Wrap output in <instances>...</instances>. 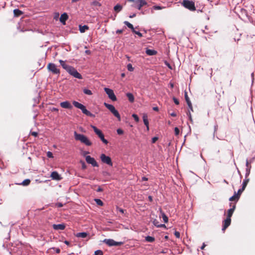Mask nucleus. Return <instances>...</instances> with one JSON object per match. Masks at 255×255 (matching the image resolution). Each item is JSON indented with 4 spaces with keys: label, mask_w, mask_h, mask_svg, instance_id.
<instances>
[{
    "label": "nucleus",
    "mask_w": 255,
    "mask_h": 255,
    "mask_svg": "<svg viewBox=\"0 0 255 255\" xmlns=\"http://www.w3.org/2000/svg\"><path fill=\"white\" fill-rule=\"evenodd\" d=\"M59 63H60L63 68L64 69L71 75L79 79H82V75L77 71V70L75 68L66 64L65 62L62 60H59Z\"/></svg>",
    "instance_id": "obj_1"
},
{
    "label": "nucleus",
    "mask_w": 255,
    "mask_h": 255,
    "mask_svg": "<svg viewBox=\"0 0 255 255\" xmlns=\"http://www.w3.org/2000/svg\"><path fill=\"white\" fill-rule=\"evenodd\" d=\"M73 104L75 107L80 109L82 111L83 113H84L86 115L91 117H95V116L93 114H92L90 112L88 111L86 109V107L82 104L79 103V102H76V101H74L73 102Z\"/></svg>",
    "instance_id": "obj_2"
},
{
    "label": "nucleus",
    "mask_w": 255,
    "mask_h": 255,
    "mask_svg": "<svg viewBox=\"0 0 255 255\" xmlns=\"http://www.w3.org/2000/svg\"><path fill=\"white\" fill-rule=\"evenodd\" d=\"M75 138L77 140L80 141L82 143H84L86 145L90 146L92 144V143L88 139V138L83 134H78L76 132H75Z\"/></svg>",
    "instance_id": "obj_3"
},
{
    "label": "nucleus",
    "mask_w": 255,
    "mask_h": 255,
    "mask_svg": "<svg viewBox=\"0 0 255 255\" xmlns=\"http://www.w3.org/2000/svg\"><path fill=\"white\" fill-rule=\"evenodd\" d=\"M182 5L190 11H194L196 10V7L194 1L189 0H183Z\"/></svg>",
    "instance_id": "obj_4"
},
{
    "label": "nucleus",
    "mask_w": 255,
    "mask_h": 255,
    "mask_svg": "<svg viewBox=\"0 0 255 255\" xmlns=\"http://www.w3.org/2000/svg\"><path fill=\"white\" fill-rule=\"evenodd\" d=\"M47 68L49 72L53 74L59 75L60 73V70L54 63H49L47 66Z\"/></svg>",
    "instance_id": "obj_5"
},
{
    "label": "nucleus",
    "mask_w": 255,
    "mask_h": 255,
    "mask_svg": "<svg viewBox=\"0 0 255 255\" xmlns=\"http://www.w3.org/2000/svg\"><path fill=\"white\" fill-rule=\"evenodd\" d=\"M103 243H105L106 245L109 246V247L112 246H121L123 244V243L122 242H116L113 239H106L103 241Z\"/></svg>",
    "instance_id": "obj_6"
},
{
    "label": "nucleus",
    "mask_w": 255,
    "mask_h": 255,
    "mask_svg": "<svg viewBox=\"0 0 255 255\" xmlns=\"http://www.w3.org/2000/svg\"><path fill=\"white\" fill-rule=\"evenodd\" d=\"M104 90L106 94L108 95V97L113 101H117V97L114 94L113 90L108 88H105Z\"/></svg>",
    "instance_id": "obj_7"
},
{
    "label": "nucleus",
    "mask_w": 255,
    "mask_h": 255,
    "mask_svg": "<svg viewBox=\"0 0 255 255\" xmlns=\"http://www.w3.org/2000/svg\"><path fill=\"white\" fill-rule=\"evenodd\" d=\"M100 158L103 163H106L111 166H113V162L110 157L106 155L105 154H102Z\"/></svg>",
    "instance_id": "obj_8"
},
{
    "label": "nucleus",
    "mask_w": 255,
    "mask_h": 255,
    "mask_svg": "<svg viewBox=\"0 0 255 255\" xmlns=\"http://www.w3.org/2000/svg\"><path fill=\"white\" fill-rule=\"evenodd\" d=\"M95 132L96 133V134L99 136V137L100 138L101 140L105 144H107L108 143V141L107 139H106L104 137V135L102 133V132L99 129V128H94Z\"/></svg>",
    "instance_id": "obj_9"
},
{
    "label": "nucleus",
    "mask_w": 255,
    "mask_h": 255,
    "mask_svg": "<svg viewBox=\"0 0 255 255\" xmlns=\"http://www.w3.org/2000/svg\"><path fill=\"white\" fill-rule=\"evenodd\" d=\"M86 160L88 163L92 164L94 167L98 166V164L95 159L90 155L86 156Z\"/></svg>",
    "instance_id": "obj_10"
},
{
    "label": "nucleus",
    "mask_w": 255,
    "mask_h": 255,
    "mask_svg": "<svg viewBox=\"0 0 255 255\" xmlns=\"http://www.w3.org/2000/svg\"><path fill=\"white\" fill-rule=\"evenodd\" d=\"M230 206L231 207L230 209L228 210L227 212V217L228 218H231V217L233 215V214L236 209V203H231L230 204Z\"/></svg>",
    "instance_id": "obj_11"
},
{
    "label": "nucleus",
    "mask_w": 255,
    "mask_h": 255,
    "mask_svg": "<svg viewBox=\"0 0 255 255\" xmlns=\"http://www.w3.org/2000/svg\"><path fill=\"white\" fill-rule=\"evenodd\" d=\"M135 2L138 4L137 8L138 10H140L143 6L147 4V2L145 0H135Z\"/></svg>",
    "instance_id": "obj_12"
},
{
    "label": "nucleus",
    "mask_w": 255,
    "mask_h": 255,
    "mask_svg": "<svg viewBox=\"0 0 255 255\" xmlns=\"http://www.w3.org/2000/svg\"><path fill=\"white\" fill-rule=\"evenodd\" d=\"M231 219L227 218L223 222L222 230L225 231L231 224Z\"/></svg>",
    "instance_id": "obj_13"
},
{
    "label": "nucleus",
    "mask_w": 255,
    "mask_h": 255,
    "mask_svg": "<svg viewBox=\"0 0 255 255\" xmlns=\"http://www.w3.org/2000/svg\"><path fill=\"white\" fill-rule=\"evenodd\" d=\"M50 177L53 180H60L62 179V177L58 174L57 171H53L51 173Z\"/></svg>",
    "instance_id": "obj_14"
},
{
    "label": "nucleus",
    "mask_w": 255,
    "mask_h": 255,
    "mask_svg": "<svg viewBox=\"0 0 255 255\" xmlns=\"http://www.w3.org/2000/svg\"><path fill=\"white\" fill-rule=\"evenodd\" d=\"M184 96H185V99L186 102V103H187V104L188 105V106L189 108L190 109V110L191 111L193 112V107H192V105L191 102L190 101L189 98L188 96L187 92H186V91L185 92Z\"/></svg>",
    "instance_id": "obj_15"
},
{
    "label": "nucleus",
    "mask_w": 255,
    "mask_h": 255,
    "mask_svg": "<svg viewBox=\"0 0 255 255\" xmlns=\"http://www.w3.org/2000/svg\"><path fill=\"white\" fill-rule=\"evenodd\" d=\"M52 227L55 230H63L65 228V225L64 224H53Z\"/></svg>",
    "instance_id": "obj_16"
},
{
    "label": "nucleus",
    "mask_w": 255,
    "mask_h": 255,
    "mask_svg": "<svg viewBox=\"0 0 255 255\" xmlns=\"http://www.w3.org/2000/svg\"><path fill=\"white\" fill-rule=\"evenodd\" d=\"M68 14L66 13H64L61 15L60 17V21L63 24H65V22L68 19Z\"/></svg>",
    "instance_id": "obj_17"
},
{
    "label": "nucleus",
    "mask_w": 255,
    "mask_h": 255,
    "mask_svg": "<svg viewBox=\"0 0 255 255\" xmlns=\"http://www.w3.org/2000/svg\"><path fill=\"white\" fill-rule=\"evenodd\" d=\"M60 106L62 108L65 109H71L72 106L68 101H65L60 103Z\"/></svg>",
    "instance_id": "obj_18"
},
{
    "label": "nucleus",
    "mask_w": 255,
    "mask_h": 255,
    "mask_svg": "<svg viewBox=\"0 0 255 255\" xmlns=\"http://www.w3.org/2000/svg\"><path fill=\"white\" fill-rule=\"evenodd\" d=\"M23 12L19 9H15L13 10V14L14 17H19L23 14Z\"/></svg>",
    "instance_id": "obj_19"
},
{
    "label": "nucleus",
    "mask_w": 255,
    "mask_h": 255,
    "mask_svg": "<svg viewBox=\"0 0 255 255\" xmlns=\"http://www.w3.org/2000/svg\"><path fill=\"white\" fill-rule=\"evenodd\" d=\"M145 53L148 55L152 56L156 55L157 54V51L154 50L147 49Z\"/></svg>",
    "instance_id": "obj_20"
},
{
    "label": "nucleus",
    "mask_w": 255,
    "mask_h": 255,
    "mask_svg": "<svg viewBox=\"0 0 255 255\" xmlns=\"http://www.w3.org/2000/svg\"><path fill=\"white\" fill-rule=\"evenodd\" d=\"M126 96L128 97V101L130 103H133L134 101V97L132 94L130 93H128L126 94Z\"/></svg>",
    "instance_id": "obj_21"
},
{
    "label": "nucleus",
    "mask_w": 255,
    "mask_h": 255,
    "mask_svg": "<svg viewBox=\"0 0 255 255\" xmlns=\"http://www.w3.org/2000/svg\"><path fill=\"white\" fill-rule=\"evenodd\" d=\"M88 234L86 232L78 233L75 235V236L78 238H85L87 237Z\"/></svg>",
    "instance_id": "obj_22"
},
{
    "label": "nucleus",
    "mask_w": 255,
    "mask_h": 255,
    "mask_svg": "<svg viewBox=\"0 0 255 255\" xmlns=\"http://www.w3.org/2000/svg\"><path fill=\"white\" fill-rule=\"evenodd\" d=\"M104 105L105 106V107L109 110H110L111 113L114 110H115V107L112 105H110V104H107V103H104Z\"/></svg>",
    "instance_id": "obj_23"
},
{
    "label": "nucleus",
    "mask_w": 255,
    "mask_h": 255,
    "mask_svg": "<svg viewBox=\"0 0 255 255\" xmlns=\"http://www.w3.org/2000/svg\"><path fill=\"white\" fill-rule=\"evenodd\" d=\"M240 197H239V195H237V193L235 192V194L230 198L229 200L230 201H238Z\"/></svg>",
    "instance_id": "obj_24"
},
{
    "label": "nucleus",
    "mask_w": 255,
    "mask_h": 255,
    "mask_svg": "<svg viewBox=\"0 0 255 255\" xmlns=\"http://www.w3.org/2000/svg\"><path fill=\"white\" fill-rule=\"evenodd\" d=\"M89 29V27L87 25H79V30L81 32L83 33L86 30H88Z\"/></svg>",
    "instance_id": "obj_25"
},
{
    "label": "nucleus",
    "mask_w": 255,
    "mask_h": 255,
    "mask_svg": "<svg viewBox=\"0 0 255 255\" xmlns=\"http://www.w3.org/2000/svg\"><path fill=\"white\" fill-rule=\"evenodd\" d=\"M112 113L118 119V120L121 121L120 115L118 111L117 110H114Z\"/></svg>",
    "instance_id": "obj_26"
},
{
    "label": "nucleus",
    "mask_w": 255,
    "mask_h": 255,
    "mask_svg": "<svg viewBox=\"0 0 255 255\" xmlns=\"http://www.w3.org/2000/svg\"><path fill=\"white\" fill-rule=\"evenodd\" d=\"M160 213H161L162 218L164 223H167L168 221V217H167V216L162 211H161Z\"/></svg>",
    "instance_id": "obj_27"
},
{
    "label": "nucleus",
    "mask_w": 255,
    "mask_h": 255,
    "mask_svg": "<svg viewBox=\"0 0 255 255\" xmlns=\"http://www.w3.org/2000/svg\"><path fill=\"white\" fill-rule=\"evenodd\" d=\"M124 24L126 25L129 28L131 29L132 31L134 29L132 24L127 21H125L124 22Z\"/></svg>",
    "instance_id": "obj_28"
},
{
    "label": "nucleus",
    "mask_w": 255,
    "mask_h": 255,
    "mask_svg": "<svg viewBox=\"0 0 255 255\" xmlns=\"http://www.w3.org/2000/svg\"><path fill=\"white\" fill-rule=\"evenodd\" d=\"M143 120L144 124L145 125V126L146 127V128H149L147 116L146 115H144L143 117Z\"/></svg>",
    "instance_id": "obj_29"
},
{
    "label": "nucleus",
    "mask_w": 255,
    "mask_h": 255,
    "mask_svg": "<svg viewBox=\"0 0 255 255\" xmlns=\"http://www.w3.org/2000/svg\"><path fill=\"white\" fill-rule=\"evenodd\" d=\"M122 6L120 4H117L114 6V10L115 11H117V12L120 11L122 9Z\"/></svg>",
    "instance_id": "obj_30"
},
{
    "label": "nucleus",
    "mask_w": 255,
    "mask_h": 255,
    "mask_svg": "<svg viewBox=\"0 0 255 255\" xmlns=\"http://www.w3.org/2000/svg\"><path fill=\"white\" fill-rule=\"evenodd\" d=\"M91 5L94 6V7H100L101 6V4L98 2V1L95 0L91 2Z\"/></svg>",
    "instance_id": "obj_31"
},
{
    "label": "nucleus",
    "mask_w": 255,
    "mask_h": 255,
    "mask_svg": "<svg viewBox=\"0 0 255 255\" xmlns=\"http://www.w3.org/2000/svg\"><path fill=\"white\" fill-rule=\"evenodd\" d=\"M250 179L249 178H246V179L244 180L243 185H242V188H243V189H245L248 183L249 182Z\"/></svg>",
    "instance_id": "obj_32"
},
{
    "label": "nucleus",
    "mask_w": 255,
    "mask_h": 255,
    "mask_svg": "<svg viewBox=\"0 0 255 255\" xmlns=\"http://www.w3.org/2000/svg\"><path fill=\"white\" fill-rule=\"evenodd\" d=\"M30 183V180L28 179H25L23 182L20 184V185H22L23 186H27Z\"/></svg>",
    "instance_id": "obj_33"
},
{
    "label": "nucleus",
    "mask_w": 255,
    "mask_h": 255,
    "mask_svg": "<svg viewBox=\"0 0 255 255\" xmlns=\"http://www.w3.org/2000/svg\"><path fill=\"white\" fill-rule=\"evenodd\" d=\"M154 240H155L154 238H153L152 237L147 236V237H145V241L148 242L152 243V242H154Z\"/></svg>",
    "instance_id": "obj_34"
},
{
    "label": "nucleus",
    "mask_w": 255,
    "mask_h": 255,
    "mask_svg": "<svg viewBox=\"0 0 255 255\" xmlns=\"http://www.w3.org/2000/svg\"><path fill=\"white\" fill-rule=\"evenodd\" d=\"M94 200L98 205L102 206L104 205L103 201L100 199H95Z\"/></svg>",
    "instance_id": "obj_35"
},
{
    "label": "nucleus",
    "mask_w": 255,
    "mask_h": 255,
    "mask_svg": "<svg viewBox=\"0 0 255 255\" xmlns=\"http://www.w3.org/2000/svg\"><path fill=\"white\" fill-rule=\"evenodd\" d=\"M83 92L84 94L88 95H92V92L91 90L87 89H84L83 90Z\"/></svg>",
    "instance_id": "obj_36"
},
{
    "label": "nucleus",
    "mask_w": 255,
    "mask_h": 255,
    "mask_svg": "<svg viewBox=\"0 0 255 255\" xmlns=\"http://www.w3.org/2000/svg\"><path fill=\"white\" fill-rule=\"evenodd\" d=\"M95 255H103V253L101 250H97L95 252Z\"/></svg>",
    "instance_id": "obj_37"
},
{
    "label": "nucleus",
    "mask_w": 255,
    "mask_h": 255,
    "mask_svg": "<svg viewBox=\"0 0 255 255\" xmlns=\"http://www.w3.org/2000/svg\"><path fill=\"white\" fill-rule=\"evenodd\" d=\"M127 68L128 70L129 71H132L133 70V68L132 66V65L131 64H128L127 65Z\"/></svg>",
    "instance_id": "obj_38"
},
{
    "label": "nucleus",
    "mask_w": 255,
    "mask_h": 255,
    "mask_svg": "<svg viewBox=\"0 0 255 255\" xmlns=\"http://www.w3.org/2000/svg\"><path fill=\"white\" fill-rule=\"evenodd\" d=\"M132 32H133L134 33L137 34L140 37H141L142 36V34L141 33H140V32L135 31L134 29L133 30V31H132Z\"/></svg>",
    "instance_id": "obj_39"
},
{
    "label": "nucleus",
    "mask_w": 255,
    "mask_h": 255,
    "mask_svg": "<svg viewBox=\"0 0 255 255\" xmlns=\"http://www.w3.org/2000/svg\"><path fill=\"white\" fill-rule=\"evenodd\" d=\"M132 117L133 118V119H134V120H135V122H138L139 118H138V117L137 115L133 114L132 115Z\"/></svg>",
    "instance_id": "obj_40"
},
{
    "label": "nucleus",
    "mask_w": 255,
    "mask_h": 255,
    "mask_svg": "<svg viewBox=\"0 0 255 255\" xmlns=\"http://www.w3.org/2000/svg\"><path fill=\"white\" fill-rule=\"evenodd\" d=\"M117 133L119 135H122L124 133V130L122 129V128H118Z\"/></svg>",
    "instance_id": "obj_41"
},
{
    "label": "nucleus",
    "mask_w": 255,
    "mask_h": 255,
    "mask_svg": "<svg viewBox=\"0 0 255 255\" xmlns=\"http://www.w3.org/2000/svg\"><path fill=\"white\" fill-rule=\"evenodd\" d=\"M245 189H243V188H242L241 189H240L238 191V193H237V195H239V197H240L241 194L244 191Z\"/></svg>",
    "instance_id": "obj_42"
},
{
    "label": "nucleus",
    "mask_w": 255,
    "mask_h": 255,
    "mask_svg": "<svg viewBox=\"0 0 255 255\" xmlns=\"http://www.w3.org/2000/svg\"><path fill=\"white\" fill-rule=\"evenodd\" d=\"M173 101H174V103H175L176 105H179V100H178L177 98H175V97H173Z\"/></svg>",
    "instance_id": "obj_43"
},
{
    "label": "nucleus",
    "mask_w": 255,
    "mask_h": 255,
    "mask_svg": "<svg viewBox=\"0 0 255 255\" xmlns=\"http://www.w3.org/2000/svg\"><path fill=\"white\" fill-rule=\"evenodd\" d=\"M47 156L49 158H52L53 157L52 153L51 152H50V151H48L47 152Z\"/></svg>",
    "instance_id": "obj_44"
},
{
    "label": "nucleus",
    "mask_w": 255,
    "mask_h": 255,
    "mask_svg": "<svg viewBox=\"0 0 255 255\" xmlns=\"http://www.w3.org/2000/svg\"><path fill=\"white\" fill-rule=\"evenodd\" d=\"M174 235L175 236V237L177 238H179L180 237V233L179 232H177V231H175V233H174Z\"/></svg>",
    "instance_id": "obj_45"
},
{
    "label": "nucleus",
    "mask_w": 255,
    "mask_h": 255,
    "mask_svg": "<svg viewBox=\"0 0 255 255\" xmlns=\"http://www.w3.org/2000/svg\"><path fill=\"white\" fill-rule=\"evenodd\" d=\"M158 137H156V136L153 137L152 138V143H155V142L158 140Z\"/></svg>",
    "instance_id": "obj_46"
},
{
    "label": "nucleus",
    "mask_w": 255,
    "mask_h": 255,
    "mask_svg": "<svg viewBox=\"0 0 255 255\" xmlns=\"http://www.w3.org/2000/svg\"><path fill=\"white\" fill-rule=\"evenodd\" d=\"M81 162L82 163V168L83 169H85L87 167L86 166V164L85 163V162L84 161H81Z\"/></svg>",
    "instance_id": "obj_47"
},
{
    "label": "nucleus",
    "mask_w": 255,
    "mask_h": 255,
    "mask_svg": "<svg viewBox=\"0 0 255 255\" xmlns=\"http://www.w3.org/2000/svg\"><path fill=\"white\" fill-rule=\"evenodd\" d=\"M30 134L35 136V137H36L37 135H38V133L37 132H35V131H31L30 132Z\"/></svg>",
    "instance_id": "obj_48"
},
{
    "label": "nucleus",
    "mask_w": 255,
    "mask_h": 255,
    "mask_svg": "<svg viewBox=\"0 0 255 255\" xmlns=\"http://www.w3.org/2000/svg\"><path fill=\"white\" fill-rule=\"evenodd\" d=\"M175 129V134L176 135H178L180 133L179 128H174Z\"/></svg>",
    "instance_id": "obj_49"
},
{
    "label": "nucleus",
    "mask_w": 255,
    "mask_h": 255,
    "mask_svg": "<svg viewBox=\"0 0 255 255\" xmlns=\"http://www.w3.org/2000/svg\"><path fill=\"white\" fill-rule=\"evenodd\" d=\"M154 224L157 227H164L166 228V226L164 224H161V225H156L155 221H154Z\"/></svg>",
    "instance_id": "obj_50"
},
{
    "label": "nucleus",
    "mask_w": 255,
    "mask_h": 255,
    "mask_svg": "<svg viewBox=\"0 0 255 255\" xmlns=\"http://www.w3.org/2000/svg\"><path fill=\"white\" fill-rule=\"evenodd\" d=\"M153 8L156 10H160L162 9V7L160 6H154Z\"/></svg>",
    "instance_id": "obj_51"
},
{
    "label": "nucleus",
    "mask_w": 255,
    "mask_h": 255,
    "mask_svg": "<svg viewBox=\"0 0 255 255\" xmlns=\"http://www.w3.org/2000/svg\"><path fill=\"white\" fill-rule=\"evenodd\" d=\"M250 173V169H247V173L246 174V178H247V176L249 175Z\"/></svg>",
    "instance_id": "obj_52"
},
{
    "label": "nucleus",
    "mask_w": 255,
    "mask_h": 255,
    "mask_svg": "<svg viewBox=\"0 0 255 255\" xmlns=\"http://www.w3.org/2000/svg\"><path fill=\"white\" fill-rule=\"evenodd\" d=\"M117 210H118L121 213H124V210L121 208H119L118 207H117Z\"/></svg>",
    "instance_id": "obj_53"
},
{
    "label": "nucleus",
    "mask_w": 255,
    "mask_h": 255,
    "mask_svg": "<svg viewBox=\"0 0 255 255\" xmlns=\"http://www.w3.org/2000/svg\"><path fill=\"white\" fill-rule=\"evenodd\" d=\"M123 32V30L118 29V30H117L116 33L117 34H120V33H122Z\"/></svg>",
    "instance_id": "obj_54"
},
{
    "label": "nucleus",
    "mask_w": 255,
    "mask_h": 255,
    "mask_svg": "<svg viewBox=\"0 0 255 255\" xmlns=\"http://www.w3.org/2000/svg\"><path fill=\"white\" fill-rule=\"evenodd\" d=\"M56 206L58 207H62L63 206V204L61 203H57Z\"/></svg>",
    "instance_id": "obj_55"
},
{
    "label": "nucleus",
    "mask_w": 255,
    "mask_h": 255,
    "mask_svg": "<svg viewBox=\"0 0 255 255\" xmlns=\"http://www.w3.org/2000/svg\"><path fill=\"white\" fill-rule=\"evenodd\" d=\"M148 198L150 202H152L153 200L151 196H148Z\"/></svg>",
    "instance_id": "obj_56"
},
{
    "label": "nucleus",
    "mask_w": 255,
    "mask_h": 255,
    "mask_svg": "<svg viewBox=\"0 0 255 255\" xmlns=\"http://www.w3.org/2000/svg\"><path fill=\"white\" fill-rule=\"evenodd\" d=\"M206 247V245L205 243H203L202 247H201V250H204L205 247Z\"/></svg>",
    "instance_id": "obj_57"
},
{
    "label": "nucleus",
    "mask_w": 255,
    "mask_h": 255,
    "mask_svg": "<svg viewBox=\"0 0 255 255\" xmlns=\"http://www.w3.org/2000/svg\"><path fill=\"white\" fill-rule=\"evenodd\" d=\"M103 191L102 188H101V187H99L97 189V192H101V191Z\"/></svg>",
    "instance_id": "obj_58"
},
{
    "label": "nucleus",
    "mask_w": 255,
    "mask_h": 255,
    "mask_svg": "<svg viewBox=\"0 0 255 255\" xmlns=\"http://www.w3.org/2000/svg\"><path fill=\"white\" fill-rule=\"evenodd\" d=\"M153 110L155 111H158V108L157 107H153Z\"/></svg>",
    "instance_id": "obj_59"
},
{
    "label": "nucleus",
    "mask_w": 255,
    "mask_h": 255,
    "mask_svg": "<svg viewBox=\"0 0 255 255\" xmlns=\"http://www.w3.org/2000/svg\"><path fill=\"white\" fill-rule=\"evenodd\" d=\"M85 53L87 54H91V51L89 50H87L85 51Z\"/></svg>",
    "instance_id": "obj_60"
},
{
    "label": "nucleus",
    "mask_w": 255,
    "mask_h": 255,
    "mask_svg": "<svg viewBox=\"0 0 255 255\" xmlns=\"http://www.w3.org/2000/svg\"><path fill=\"white\" fill-rule=\"evenodd\" d=\"M64 243L66 244L67 245L69 246L70 245V242L68 241H65L64 242Z\"/></svg>",
    "instance_id": "obj_61"
},
{
    "label": "nucleus",
    "mask_w": 255,
    "mask_h": 255,
    "mask_svg": "<svg viewBox=\"0 0 255 255\" xmlns=\"http://www.w3.org/2000/svg\"><path fill=\"white\" fill-rule=\"evenodd\" d=\"M135 16H136V14L135 13H133L132 15H129V17L130 18H133V17H135Z\"/></svg>",
    "instance_id": "obj_62"
},
{
    "label": "nucleus",
    "mask_w": 255,
    "mask_h": 255,
    "mask_svg": "<svg viewBox=\"0 0 255 255\" xmlns=\"http://www.w3.org/2000/svg\"><path fill=\"white\" fill-rule=\"evenodd\" d=\"M171 116H172V117H175L176 116V114L175 113H171Z\"/></svg>",
    "instance_id": "obj_63"
},
{
    "label": "nucleus",
    "mask_w": 255,
    "mask_h": 255,
    "mask_svg": "<svg viewBox=\"0 0 255 255\" xmlns=\"http://www.w3.org/2000/svg\"><path fill=\"white\" fill-rule=\"evenodd\" d=\"M52 111H53L58 112V110L57 109L55 108H53L52 109Z\"/></svg>",
    "instance_id": "obj_64"
}]
</instances>
